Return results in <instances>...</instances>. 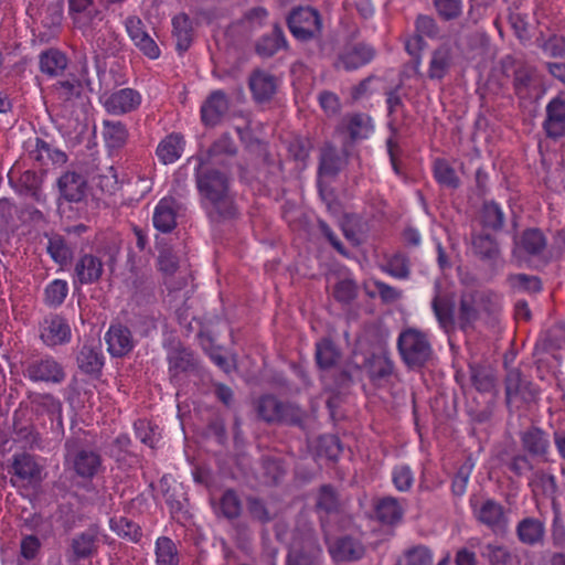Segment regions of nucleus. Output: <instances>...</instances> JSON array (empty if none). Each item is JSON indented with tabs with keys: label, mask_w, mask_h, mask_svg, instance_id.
<instances>
[{
	"label": "nucleus",
	"mask_w": 565,
	"mask_h": 565,
	"mask_svg": "<svg viewBox=\"0 0 565 565\" xmlns=\"http://www.w3.org/2000/svg\"><path fill=\"white\" fill-rule=\"evenodd\" d=\"M435 7L439 15L445 20L456 19L462 12L461 0H435Z\"/></svg>",
	"instance_id": "e2e57ef3"
},
{
	"label": "nucleus",
	"mask_w": 565,
	"mask_h": 565,
	"mask_svg": "<svg viewBox=\"0 0 565 565\" xmlns=\"http://www.w3.org/2000/svg\"><path fill=\"white\" fill-rule=\"evenodd\" d=\"M523 448L536 457H544L550 448V440L547 435L539 429L531 428L522 434L521 437Z\"/></svg>",
	"instance_id": "f704fd0d"
},
{
	"label": "nucleus",
	"mask_w": 565,
	"mask_h": 565,
	"mask_svg": "<svg viewBox=\"0 0 565 565\" xmlns=\"http://www.w3.org/2000/svg\"><path fill=\"white\" fill-rule=\"evenodd\" d=\"M9 472L29 484L39 483L42 480V466L36 457L29 452H17L12 456Z\"/></svg>",
	"instance_id": "4468645a"
},
{
	"label": "nucleus",
	"mask_w": 565,
	"mask_h": 565,
	"mask_svg": "<svg viewBox=\"0 0 565 565\" xmlns=\"http://www.w3.org/2000/svg\"><path fill=\"white\" fill-rule=\"evenodd\" d=\"M374 130L373 120L369 115L354 114L348 120V131L352 139H366Z\"/></svg>",
	"instance_id": "37998d69"
},
{
	"label": "nucleus",
	"mask_w": 565,
	"mask_h": 565,
	"mask_svg": "<svg viewBox=\"0 0 565 565\" xmlns=\"http://www.w3.org/2000/svg\"><path fill=\"white\" fill-rule=\"evenodd\" d=\"M481 220L486 227L498 230L503 225L504 215L497 203L490 202L483 205Z\"/></svg>",
	"instance_id": "864d4df0"
},
{
	"label": "nucleus",
	"mask_w": 565,
	"mask_h": 565,
	"mask_svg": "<svg viewBox=\"0 0 565 565\" xmlns=\"http://www.w3.org/2000/svg\"><path fill=\"white\" fill-rule=\"evenodd\" d=\"M26 151L29 158L40 166H47L50 163L63 164L67 160V156L64 151L54 148L51 143L41 138L29 140Z\"/></svg>",
	"instance_id": "a211bd4d"
},
{
	"label": "nucleus",
	"mask_w": 565,
	"mask_h": 565,
	"mask_svg": "<svg viewBox=\"0 0 565 565\" xmlns=\"http://www.w3.org/2000/svg\"><path fill=\"white\" fill-rule=\"evenodd\" d=\"M31 403L47 414H56L62 411L61 401L50 393H34L30 396Z\"/></svg>",
	"instance_id": "09e8293b"
},
{
	"label": "nucleus",
	"mask_w": 565,
	"mask_h": 565,
	"mask_svg": "<svg viewBox=\"0 0 565 565\" xmlns=\"http://www.w3.org/2000/svg\"><path fill=\"white\" fill-rule=\"evenodd\" d=\"M397 348L403 362L409 367H420L433 356L427 334L415 328L405 329L399 333Z\"/></svg>",
	"instance_id": "f03ea898"
},
{
	"label": "nucleus",
	"mask_w": 565,
	"mask_h": 565,
	"mask_svg": "<svg viewBox=\"0 0 565 565\" xmlns=\"http://www.w3.org/2000/svg\"><path fill=\"white\" fill-rule=\"evenodd\" d=\"M507 402L512 404L518 398L523 401L527 399V395L532 396V391L529 383L521 379L519 371L512 370L509 372L505 381Z\"/></svg>",
	"instance_id": "4c0bfd02"
},
{
	"label": "nucleus",
	"mask_w": 565,
	"mask_h": 565,
	"mask_svg": "<svg viewBox=\"0 0 565 565\" xmlns=\"http://www.w3.org/2000/svg\"><path fill=\"white\" fill-rule=\"evenodd\" d=\"M510 285L519 290L536 292L541 290V281L535 276H529L525 274H515L509 276Z\"/></svg>",
	"instance_id": "052dcab7"
},
{
	"label": "nucleus",
	"mask_w": 565,
	"mask_h": 565,
	"mask_svg": "<svg viewBox=\"0 0 565 565\" xmlns=\"http://www.w3.org/2000/svg\"><path fill=\"white\" fill-rule=\"evenodd\" d=\"M230 109V100L222 89L212 90L200 107L201 121L205 127L220 125Z\"/></svg>",
	"instance_id": "9d476101"
},
{
	"label": "nucleus",
	"mask_w": 565,
	"mask_h": 565,
	"mask_svg": "<svg viewBox=\"0 0 565 565\" xmlns=\"http://www.w3.org/2000/svg\"><path fill=\"white\" fill-rule=\"evenodd\" d=\"M338 508V498L334 490L329 486L321 487L318 499L317 510L319 512L331 513Z\"/></svg>",
	"instance_id": "13d9d810"
},
{
	"label": "nucleus",
	"mask_w": 565,
	"mask_h": 565,
	"mask_svg": "<svg viewBox=\"0 0 565 565\" xmlns=\"http://www.w3.org/2000/svg\"><path fill=\"white\" fill-rule=\"evenodd\" d=\"M499 310L500 299L498 296L483 291L466 292L460 300L457 323L461 330L467 331L472 328L480 312L495 315Z\"/></svg>",
	"instance_id": "7ed1b4c3"
},
{
	"label": "nucleus",
	"mask_w": 565,
	"mask_h": 565,
	"mask_svg": "<svg viewBox=\"0 0 565 565\" xmlns=\"http://www.w3.org/2000/svg\"><path fill=\"white\" fill-rule=\"evenodd\" d=\"M104 273V263L93 254L81 255L74 265L73 282L92 285L97 282Z\"/></svg>",
	"instance_id": "2eb2a0df"
},
{
	"label": "nucleus",
	"mask_w": 565,
	"mask_h": 565,
	"mask_svg": "<svg viewBox=\"0 0 565 565\" xmlns=\"http://www.w3.org/2000/svg\"><path fill=\"white\" fill-rule=\"evenodd\" d=\"M472 249L475 254L482 258H494L498 254L497 243L490 235H477L472 238Z\"/></svg>",
	"instance_id": "3c124183"
},
{
	"label": "nucleus",
	"mask_w": 565,
	"mask_h": 565,
	"mask_svg": "<svg viewBox=\"0 0 565 565\" xmlns=\"http://www.w3.org/2000/svg\"><path fill=\"white\" fill-rule=\"evenodd\" d=\"M186 140L180 132H171L163 137L157 148L156 156L160 163L168 166L177 162L183 154Z\"/></svg>",
	"instance_id": "aec40b11"
},
{
	"label": "nucleus",
	"mask_w": 565,
	"mask_h": 565,
	"mask_svg": "<svg viewBox=\"0 0 565 565\" xmlns=\"http://www.w3.org/2000/svg\"><path fill=\"white\" fill-rule=\"evenodd\" d=\"M375 513L381 522L394 524L402 519L404 510L397 499L386 497L379 500L375 507Z\"/></svg>",
	"instance_id": "ea45409f"
},
{
	"label": "nucleus",
	"mask_w": 565,
	"mask_h": 565,
	"mask_svg": "<svg viewBox=\"0 0 565 565\" xmlns=\"http://www.w3.org/2000/svg\"><path fill=\"white\" fill-rule=\"evenodd\" d=\"M339 359L340 353L329 339H322L316 344V360L320 369L333 367Z\"/></svg>",
	"instance_id": "79ce46f5"
},
{
	"label": "nucleus",
	"mask_w": 565,
	"mask_h": 565,
	"mask_svg": "<svg viewBox=\"0 0 565 565\" xmlns=\"http://www.w3.org/2000/svg\"><path fill=\"white\" fill-rule=\"evenodd\" d=\"M278 85L277 78L264 71H255L249 78V88L253 92L254 99L257 103L269 100L276 93Z\"/></svg>",
	"instance_id": "393cba45"
},
{
	"label": "nucleus",
	"mask_w": 565,
	"mask_h": 565,
	"mask_svg": "<svg viewBox=\"0 0 565 565\" xmlns=\"http://www.w3.org/2000/svg\"><path fill=\"white\" fill-rule=\"evenodd\" d=\"M58 191L68 202H79L86 192V180L79 173L67 171L57 180Z\"/></svg>",
	"instance_id": "5701e85b"
},
{
	"label": "nucleus",
	"mask_w": 565,
	"mask_h": 565,
	"mask_svg": "<svg viewBox=\"0 0 565 565\" xmlns=\"http://www.w3.org/2000/svg\"><path fill=\"white\" fill-rule=\"evenodd\" d=\"M68 282L65 279L55 278L51 280L43 290V303L47 308L61 307L68 295Z\"/></svg>",
	"instance_id": "e433bc0d"
},
{
	"label": "nucleus",
	"mask_w": 565,
	"mask_h": 565,
	"mask_svg": "<svg viewBox=\"0 0 565 565\" xmlns=\"http://www.w3.org/2000/svg\"><path fill=\"white\" fill-rule=\"evenodd\" d=\"M180 553L175 542L169 536H158L154 541V565H180Z\"/></svg>",
	"instance_id": "473e14b6"
},
{
	"label": "nucleus",
	"mask_w": 565,
	"mask_h": 565,
	"mask_svg": "<svg viewBox=\"0 0 565 565\" xmlns=\"http://www.w3.org/2000/svg\"><path fill=\"white\" fill-rule=\"evenodd\" d=\"M46 249L51 258L58 265H65L71 257V250L62 237L50 238Z\"/></svg>",
	"instance_id": "5fc2aeb1"
},
{
	"label": "nucleus",
	"mask_w": 565,
	"mask_h": 565,
	"mask_svg": "<svg viewBox=\"0 0 565 565\" xmlns=\"http://www.w3.org/2000/svg\"><path fill=\"white\" fill-rule=\"evenodd\" d=\"M374 57L373 47L360 44L353 47L345 50L340 56L335 64L338 68H343L345 71L356 70L366 63H369Z\"/></svg>",
	"instance_id": "a878e982"
},
{
	"label": "nucleus",
	"mask_w": 565,
	"mask_h": 565,
	"mask_svg": "<svg viewBox=\"0 0 565 565\" xmlns=\"http://www.w3.org/2000/svg\"><path fill=\"white\" fill-rule=\"evenodd\" d=\"M431 306L440 328H443L446 332L452 330L455 327V319L449 303L436 295L433 299Z\"/></svg>",
	"instance_id": "c03bdc74"
},
{
	"label": "nucleus",
	"mask_w": 565,
	"mask_h": 565,
	"mask_svg": "<svg viewBox=\"0 0 565 565\" xmlns=\"http://www.w3.org/2000/svg\"><path fill=\"white\" fill-rule=\"evenodd\" d=\"M134 430L136 438L139 439L142 444L150 448L156 447L157 443V434H156V427L152 426V424L147 420L139 418L134 423Z\"/></svg>",
	"instance_id": "603ef678"
},
{
	"label": "nucleus",
	"mask_w": 565,
	"mask_h": 565,
	"mask_svg": "<svg viewBox=\"0 0 565 565\" xmlns=\"http://www.w3.org/2000/svg\"><path fill=\"white\" fill-rule=\"evenodd\" d=\"M321 550L312 534L296 537L290 544L287 565H313Z\"/></svg>",
	"instance_id": "ddd939ff"
},
{
	"label": "nucleus",
	"mask_w": 565,
	"mask_h": 565,
	"mask_svg": "<svg viewBox=\"0 0 565 565\" xmlns=\"http://www.w3.org/2000/svg\"><path fill=\"white\" fill-rule=\"evenodd\" d=\"M382 270L396 279H406L409 276V267L406 258L402 255H395L382 266Z\"/></svg>",
	"instance_id": "6e6d98bb"
},
{
	"label": "nucleus",
	"mask_w": 565,
	"mask_h": 565,
	"mask_svg": "<svg viewBox=\"0 0 565 565\" xmlns=\"http://www.w3.org/2000/svg\"><path fill=\"white\" fill-rule=\"evenodd\" d=\"M434 175L438 183L448 188H457L459 179L455 170L444 159H437L434 163Z\"/></svg>",
	"instance_id": "49530a36"
},
{
	"label": "nucleus",
	"mask_w": 565,
	"mask_h": 565,
	"mask_svg": "<svg viewBox=\"0 0 565 565\" xmlns=\"http://www.w3.org/2000/svg\"><path fill=\"white\" fill-rule=\"evenodd\" d=\"M341 159L333 147L322 149L320 158L319 174L322 177H333L340 170Z\"/></svg>",
	"instance_id": "a18cd8bd"
},
{
	"label": "nucleus",
	"mask_w": 565,
	"mask_h": 565,
	"mask_svg": "<svg viewBox=\"0 0 565 565\" xmlns=\"http://www.w3.org/2000/svg\"><path fill=\"white\" fill-rule=\"evenodd\" d=\"M195 168V182L200 195L209 201L223 218H232L237 210L230 196L227 175L213 168H204L200 158Z\"/></svg>",
	"instance_id": "f257e3e1"
},
{
	"label": "nucleus",
	"mask_w": 565,
	"mask_h": 565,
	"mask_svg": "<svg viewBox=\"0 0 565 565\" xmlns=\"http://www.w3.org/2000/svg\"><path fill=\"white\" fill-rule=\"evenodd\" d=\"M414 479V472L407 465H397L392 471V481L401 492L408 491L413 487Z\"/></svg>",
	"instance_id": "8fccbe9b"
},
{
	"label": "nucleus",
	"mask_w": 565,
	"mask_h": 565,
	"mask_svg": "<svg viewBox=\"0 0 565 565\" xmlns=\"http://www.w3.org/2000/svg\"><path fill=\"white\" fill-rule=\"evenodd\" d=\"M178 202L172 196H163L154 206L153 227L161 233H171L177 227Z\"/></svg>",
	"instance_id": "6ab92c4d"
},
{
	"label": "nucleus",
	"mask_w": 565,
	"mask_h": 565,
	"mask_svg": "<svg viewBox=\"0 0 565 565\" xmlns=\"http://www.w3.org/2000/svg\"><path fill=\"white\" fill-rule=\"evenodd\" d=\"M451 63V53L450 49L447 46H440L436 51H434L430 63L428 75L433 79L443 78Z\"/></svg>",
	"instance_id": "a19ab883"
},
{
	"label": "nucleus",
	"mask_w": 565,
	"mask_h": 565,
	"mask_svg": "<svg viewBox=\"0 0 565 565\" xmlns=\"http://www.w3.org/2000/svg\"><path fill=\"white\" fill-rule=\"evenodd\" d=\"M8 179L17 193L38 199L40 179L36 172L25 170L18 174L14 170H10Z\"/></svg>",
	"instance_id": "bb28decb"
},
{
	"label": "nucleus",
	"mask_w": 565,
	"mask_h": 565,
	"mask_svg": "<svg viewBox=\"0 0 565 565\" xmlns=\"http://www.w3.org/2000/svg\"><path fill=\"white\" fill-rule=\"evenodd\" d=\"M472 469L473 465L468 461L460 466V468L458 469L451 486L452 492L456 495L460 497L466 492Z\"/></svg>",
	"instance_id": "0e129e2a"
},
{
	"label": "nucleus",
	"mask_w": 565,
	"mask_h": 565,
	"mask_svg": "<svg viewBox=\"0 0 565 565\" xmlns=\"http://www.w3.org/2000/svg\"><path fill=\"white\" fill-rule=\"evenodd\" d=\"M370 285L375 288L384 302H394L402 296L401 291L379 279H371Z\"/></svg>",
	"instance_id": "774afa93"
},
{
	"label": "nucleus",
	"mask_w": 565,
	"mask_h": 565,
	"mask_svg": "<svg viewBox=\"0 0 565 565\" xmlns=\"http://www.w3.org/2000/svg\"><path fill=\"white\" fill-rule=\"evenodd\" d=\"M329 552L335 562H351L361 558L363 546L350 537H342L329 545Z\"/></svg>",
	"instance_id": "c85d7f7f"
},
{
	"label": "nucleus",
	"mask_w": 565,
	"mask_h": 565,
	"mask_svg": "<svg viewBox=\"0 0 565 565\" xmlns=\"http://www.w3.org/2000/svg\"><path fill=\"white\" fill-rule=\"evenodd\" d=\"M107 351L113 358H122L135 348V341L128 327L120 323L110 324L105 334Z\"/></svg>",
	"instance_id": "dca6fc26"
},
{
	"label": "nucleus",
	"mask_w": 565,
	"mask_h": 565,
	"mask_svg": "<svg viewBox=\"0 0 565 565\" xmlns=\"http://www.w3.org/2000/svg\"><path fill=\"white\" fill-rule=\"evenodd\" d=\"M472 508L475 518L480 523L490 527L493 532H500L505 529L508 519L503 507L499 502L488 499L479 507L477 504H472Z\"/></svg>",
	"instance_id": "f3484780"
},
{
	"label": "nucleus",
	"mask_w": 565,
	"mask_h": 565,
	"mask_svg": "<svg viewBox=\"0 0 565 565\" xmlns=\"http://www.w3.org/2000/svg\"><path fill=\"white\" fill-rule=\"evenodd\" d=\"M109 529L119 537L134 544H139L143 536L141 526L126 516L110 518Z\"/></svg>",
	"instance_id": "72a5a7b5"
},
{
	"label": "nucleus",
	"mask_w": 565,
	"mask_h": 565,
	"mask_svg": "<svg viewBox=\"0 0 565 565\" xmlns=\"http://www.w3.org/2000/svg\"><path fill=\"white\" fill-rule=\"evenodd\" d=\"M258 414L266 422L296 423L300 419L299 409L284 404L273 396H264L258 403Z\"/></svg>",
	"instance_id": "f8f14e48"
},
{
	"label": "nucleus",
	"mask_w": 565,
	"mask_h": 565,
	"mask_svg": "<svg viewBox=\"0 0 565 565\" xmlns=\"http://www.w3.org/2000/svg\"><path fill=\"white\" fill-rule=\"evenodd\" d=\"M66 461L71 465L74 473L84 481H92L103 471L102 456L95 450H76L67 456Z\"/></svg>",
	"instance_id": "0eeeda50"
},
{
	"label": "nucleus",
	"mask_w": 565,
	"mask_h": 565,
	"mask_svg": "<svg viewBox=\"0 0 565 565\" xmlns=\"http://www.w3.org/2000/svg\"><path fill=\"white\" fill-rule=\"evenodd\" d=\"M546 246V241L539 230H527L515 242L513 255L522 260L529 255H539Z\"/></svg>",
	"instance_id": "b1692460"
},
{
	"label": "nucleus",
	"mask_w": 565,
	"mask_h": 565,
	"mask_svg": "<svg viewBox=\"0 0 565 565\" xmlns=\"http://www.w3.org/2000/svg\"><path fill=\"white\" fill-rule=\"evenodd\" d=\"M220 510L226 519H235L241 514L242 502L234 490L228 489L222 494Z\"/></svg>",
	"instance_id": "de8ad7c7"
},
{
	"label": "nucleus",
	"mask_w": 565,
	"mask_h": 565,
	"mask_svg": "<svg viewBox=\"0 0 565 565\" xmlns=\"http://www.w3.org/2000/svg\"><path fill=\"white\" fill-rule=\"evenodd\" d=\"M135 46L148 58L157 60L161 55V50L156 43V41L146 33L142 35L137 42L134 43Z\"/></svg>",
	"instance_id": "338daca9"
},
{
	"label": "nucleus",
	"mask_w": 565,
	"mask_h": 565,
	"mask_svg": "<svg viewBox=\"0 0 565 565\" xmlns=\"http://www.w3.org/2000/svg\"><path fill=\"white\" fill-rule=\"evenodd\" d=\"M56 94L58 98L68 102L75 97H78L82 92V84L77 78L60 81L55 85Z\"/></svg>",
	"instance_id": "4d7b16f0"
},
{
	"label": "nucleus",
	"mask_w": 565,
	"mask_h": 565,
	"mask_svg": "<svg viewBox=\"0 0 565 565\" xmlns=\"http://www.w3.org/2000/svg\"><path fill=\"white\" fill-rule=\"evenodd\" d=\"M104 18L103 12L95 8L83 15H77L73 20V25L87 41L95 42L97 46H100L98 33L107 24Z\"/></svg>",
	"instance_id": "412c9836"
},
{
	"label": "nucleus",
	"mask_w": 565,
	"mask_h": 565,
	"mask_svg": "<svg viewBox=\"0 0 565 565\" xmlns=\"http://www.w3.org/2000/svg\"><path fill=\"white\" fill-rule=\"evenodd\" d=\"M544 524L534 518L523 519L516 527L519 540L527 545H535L544 537Z\"/></svg>",
	"instance_id": "c9c22d12"
},
{
	"label": "nucleus",
	"mask_w": 565,
	"mask_h": 565,
	"mask_svg": "<svg viewBox=\"0 0 565 565\" xmlns=\"http://www.w3.org/2000/svg\"><path fill=\"white\" fill-rule=\"evenodd\" d=\"M42 543L34 534L24 535L20 542V555L25 561H33L40 554Z\"/></svg>",
	"instance_id": "bf43d9fd"
},
{
	"label": "nucleus",
	"mask_w": 565,
	"mask_h": 565,
	"mask_svg": "<svg viewBox=\"0 0 565 565\" xmlns=\"http://www.w3.org/2000/svg\"><path fill=\"white\" fill-rule=\"evenodd\" d=\"M102 126V135L107 148L120 149L126 145L129 132L127 126L122 121L105 119L103 120Z\"/></svg>",
	"instance_id": "2f4dec72"
},
{
	"label": "nucleus",
	"mask_w": 565,
	"mask_h": 565,
	"mask_svg": "<svg viewBox=\"0 0 565 565\" xmlns=\"http://www.w3.org/2000/svg\"><path fill=\"white\" fill-rule=\"evenodd\" d=\"M167 362L170 380L173 383H179L182 375L191 374L198 369V360L193 351L180 343L170 348Z\"/></svg>",
	"instance_id": "6e6552de"
},
{
	"label": "nucleus",
	"mask_w": 565,
	"mask_h": 565,
	"mask_svg": "<svg viewBox=\"0 0 565 565\" xmlns=\"http://www.w3.org/2000/svg\"><path fill=\"white\" fill-rule=\"evenodd\" d=\"M237 151L236 145L230 135L224 134L215 140L209 149L211 157L227 154L234 156Z\"/></svg>",
	"instance_id": "69168bd1"
},
{
	"label": "nucleus",
	"mask_w": 565,
	"mask_h": 565,
	"mask_svg": "<svg viewBox=\"0 0 565 565\" xmlns=\"http://www.w3.org/2000/svg\"><path fill=\"white\" fill-rule=\"evenodd\" d=\"M21 373L32 383L60 384L66 377L62 363L49 354L21 361Z\"/></svg>",
	"instance_id": "20e7f679"
},
{
	"label": "nucleus",
	"mask_w": 565,
	"mask_h": 565,
	"mask_svg": "<svg viewBox=\"0 0 565 565\" xmlns=\"http://www.w3.org/2000/svg\"><path fill=\"white\" fill-rule=\"evenodd\" d=\"M172 34L177 41V51L183 53L189 50L193 40L192 21L185 13L172 18Z\"/></svg>",
	"instance_id": "c756f323"
},
{
	"label": "nucleus",
	"mask_w": 565,
	"mask_h": 565,
	"mask_svg": "<svg viewBox=\"0 0 565 565\" xmlns=\"http://www.w3.org/2000/svg\"><path fill=\"white\" fill-rule=\"evenodd\" d=\"M433 556L430 551L425 546H415L404 554L405 565H430Z\"/></svg>",
	"instance_id": "680f3d73"
},
{
	"label": "nucleus",
	"mask_w": 565,
	"mask_h": 565,
	"mask_svg": "<svg viewBox=\"0 0 565 565\" xmlns=\"http://www.w3.org/2000/svg\"><path fill=\"white\" fill-rule=\"evenodd\" d=\"M39 64L43 74L56 77L66 70L68 57L58 49H49L40 54Z\"/></svg>",
	"instance_id": "cd10ccee"
},
{
	"label": "nucleus",
	"mask_w": 565,
	"mask_h": 565,
	"mask_svg": "<svg viewBox=\"0 0 565 565\" xmlns=\"http://www.w3.org/2000/svg\"><path fill=\"white\" fill-rule=\"evenodd\" d=\"M100 526L96 523L73 535L68 551L74 561L88 559L96 556L100 546Z\"/></svg>",
	"instance_id": "423d86ee"
},
{
	"label": "nucleus",
	"mask_w": 565,
	"mask_h": 565,
	"mask_svg": "<svg viewBox=\"0 0 565 565\" xmlns=\"http://www.w3.org/2000/svg\"><path fill=\"white\" fill-rule=\"evenodd\" d=\"M287 41L281 29L275 26L271 34L264 35L256 43V53L262 57H271L278 51L286 47Z\"/></svg>",
	"instance_id": "58836bf2"
},
{
	"label": "nucleus",
	"mask_w": 565,
	"mask_h": 565,
	"mask_svg": "<svg viewBox=\"0 0 565 565\" xmlns=\"http://www.w3.org/2000/svg\"><path fill=\"white\" fill-rule=\"evenodd\" d=\"M77 364L82 372L98 375L104 366V355L98 347L84 344L77 354Z\"/></svg>",
	"instance_id": "7c9ffc66"
},
{
	"label": "nucleus",
	"mask_w": 565,
	"mask_h": 565,
	"mask_svg": "<svg viewBox=\"0 0 565 565\" xmlns=\"http://www.w3.org/2000/svg\"><path fill=\"white\" fill-rule=\"evenodd\" d=\"M288 26L295 38L306 41L320 34L322 23L318 11L307 7L290 13Z\"/></svg>",
	"instance_id": "39448f33"
},
{
	"label": "nucleus",
	"mask_w": 565,
	"mask_h": 565,
	"mask_svg": "<svg viewBox=\"0 0 565 565\" xmlns=\"http://www.w3.org/2000/svg\"><path fill=\"white\" fill-rule=\"evenodd\" d=\"M142 103L139 90L125 87L113 92L104 102L105 110L114 116H124L136 111Z\"/></svg>",
	"instance_id": "9b49d317"
},
{
	"label": "nucleus",
	"mask_w": 565,
	"mask_h": 565,
	"mask_svg": "<svg viewBox=\"0 0 565 565\" xmlns=\"http://www.w3.org/2000/svg\"><path fill=\"white\" fill-rule=\"evenodd\" d=\"M544 129L552 138H558L565 134V99L563 97H555L547 104Z\"/></svg>",
	"instance_id": "4be33fe9"
},
{
	"label": "nucleus",
	"mask_w": 565,
	"mask_h": 565,
	"mask_svg": "<svg viewBox=\"0 0 565 565\" xmlns=\"http://www.w3.org/2000/svg\"><path fill=\"white\" fill-rule=\"evenodd\" d=\"M72 338L67 320L60 315H49L40 324V339L50 348L68 343Z\"/></svg>",
	"instance_id": "1a4fd4ad"
}]
</instances>
